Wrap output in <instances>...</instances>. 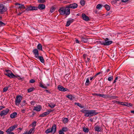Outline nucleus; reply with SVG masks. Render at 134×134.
Segmentation results:
<instances>
[{
  "label": "nucleus",
  "instance_id": "obj_5",
  "mask_svg": "<svg viewBox=\"0 0 134 134\" xmlns=\"http://www.w3.org/2000/svg\"><path fill=\"white\" fill-rule=\"evenodd\" d=\"M22 97L20 95H18L17 96L16 98L15 104L16 105L19 106L21 102V100L22 99Z\"/></svg>",
  "mask_w": 134,
  "mask_h": 134
},
{
  "label": "nucleus",
  "instance_id": "obj_61",
  "mask_svg": "<svg viewBox=\"0 0 134 134\" xmlns=\"http://www.w3.org/2000/svg\"><path fill=\"white\" fill-rule=\"evenodd\" d=\"M129 0H122V1L124 2H127Z\"/></svg>",
  "mask_w": 134,
  "mask_h": 134
},
{
  "label": "nucleus",
  "instance_id": "obj_26",
  "mask_svg": "<svg viewBox=\"0 0 134 134\" xmlns=\"http://www.w3.org/2000/svg\"><path fill=\"white\" fill-rule=\"evenodd\" d=\"M26 101L25 100H24L21 102L20 104L21 107H23V106L26 105Z\"/></svg>",
  "mask_w": 134,
  "mask_h": 134
},
{
  "label": "nucleus",
  "instance_id": "obj_47",
  "mask_svg": "<svg viewBox=\"0 0 134 134\" xmlns=\"http://www.w3.org/2000/svg\"><path fill=\"white\" fill-rule=\"evenodd\" d=\"M26 110V108L21 109V111L22 112V113H24L25 111Z\"/></svg>",
  "mask_w": 134,
  "mask_h": 134
},
{
  "label": "nucleus",
  "instance_id": "obj_46",
  "mask_svg": "<svg viewBox=\"0 0 134 134\" xmlns=\"http://www.w3.org/2000/svg\"><path fill=\"white\" fill-rule=\"evenodd\" d=\"M38 2L39 3H43L45 2V0H38Z\"/></svg>",
  "mask_w": 134,
  "mask_h": 134
},
{
  "label": "nucleus",
  "instance_id": "obj_17",
  "mask_svg": "<svg viewBox=\"0 0 134 134\" xmlns=\"http://www.w3.org/2000/svg\"><path fill=\"white\" fill-rule=\"evenodd\" d=\"M41 109V107L39 105H37L36 107H34L33 109L34 110L39 111Z\"/></svg>",
  "mask_w": 134,
  "mask_h": 134
},
{
  "label": "nucleus",
  "instance_id": "obj_12",
  "mask_svg": "<svg viewBox=\"0 0 134 134\" xmlns=\"http://www.w3.org/2000/svg\"><path fill=\"white\" fill-rule=\"evenodd\" d=\"M35 130V127L32 128H31L29 131L28 132L27 131H26L24 132L25 134H33Z\"/></svg>",
  "mask_w": 134,
  "mask_h": 134
},
{
  "label": "nucleus",
  "instance_id": "obj_56",
  "mask_svg": "<svg viewBox=\"0 0 134 134\" xmlns=\"http://www.w3.org/2000/svg\"><path fill=\"white\" fill-rule=\"evenodd\" d=\"M92 95L94 96H98L99 94L94 93Z\"/></svg>",
  "mask_w": 134,
  "mask_h": 134
},
{
  "label": "nucleus",
  "instance_id": "obj_28",
  "mask_svg": "<svg viewBox=\"0 0 134 134\" xmlns=\"http://www.w3.org/2000/svg\"><path fill=\"white\" fill-rule=\"evenodd\" d=\"M75 104L78 106L80 107L81 108H84V107L82 106L81 104L78 103H75Z\"/></svg>",
  "mask_w": 134,
  "mask_h": 134
},
{
  "label": "nucleus",
  "instance_id": "obj_25",
  "mask_svg": "<svg viewBox=\"0 0 134 134\" xmlns=\"http://www.w3.org/2000/svg\"><path fill=\"white\" fill-rule=\"evenodd\" d=\"M132 105L131 104L126 102H124V103L123 104V105L127 107L132 106Z\"/></svg>",
  "mask_w": 134,
  "mask_h": 134
},
{
  "label": "nucleus",
  "instance_id": "obj_6",
  "mask_svg": "<svg viewBox=\"0 0 134 134\" xmlns=\"http://www.w3.org/2000/svg\"><path fill=\"white\" fill-rule=\"evenodd\" d=\"M9 111V109L8 108H6L5 109L1 111L0 113L1 116L2 117L6 115L8 113Z\"/></svg>",
  "mask_w": 134,
  "mask_h": 134
},
{
  "label": "nucleus",
  "instance_id": "obj_36",
  "mask_svg": "<svg viewBox=\"0 0 134 134\" xmlns=\"http://www.w3.org/2000/svg\"><path fill=\"white\" fill-rule=\"evenodd\" d=\"M80 3L82 5H84L85 4V1L84 0H81Z\"/></svg>",
  "mask_w": 134,
  "mask_h": 134
},
{
  "label": "nucleus",
  "instance_id": "obj_38",
  "mask_svg": "<svg viewBox=\"0 0 134 134\" xmlns=\"http://www.w3.org/2000/svg\"><path fill=\"white\" fill-rule=\"evenodd\" d=\"M5 72L6 73H5V75H7V74H9L11 72V71L9 70H5Z\"/></svg>",
  "mask_w": 134,
  "mask_h": 134
},
{
  "label": "nucleus",
  "instance_id": "obj_52",
  "mask_svg": "<svg viewBox=\"0 0 134 134\" xmlns=\"http://www.w3.org/2000/svg\"><path fill=\"white\" fill-rule=\"evenodd\" d=\"M5 108V107L4 106H0V110Z\"/></svg>",
  "mask_w": 134,
  "mask_h": 134
},
{
  "label": "nucleus",
  "instance_id": "obj_44",
  "mask_svg": "<svg viewBox=\"0 0 134 134\" xmlns=\"http://www.w3.org/2000/svg\"><path fill=\"white\" fill-rule=\"evenodd\" d=\"M55 10V8L54 7H52L50 9V11L52 13Z\"/></svg>",
  "mask_w": 134,
  "mask_h": 134
},
{
  "label": "nucleus",
  "instance_id": "obj_55",
  "mask_svg": "<svg viewBox=\"0 0 134 134\" xmlns=\"http://www.w3.org/2000/svg\"><path fill=\"white\" fill-rule=\"evenodd\" d=\"M7 133V134H14V133L13 132H6Z\"/></svg>",
  "mask_w": 134,
  "mask_h": 134
},
{
  "label": "nucleus",
  "instance_id": "obj_23",
  "mask_svg": "<svg viewBox=\"0 0 134 134\" xmlns=\"http://www.w3.org/2000/svg\"><path fill=\"white\" fill-rule=\"evenodd\" d=\"M36 58L39 59L40 62L42 63H44V59L42 57L38 56V57Z\"/></svg>",
  "mask_w": 134,
  "mask_h": 134
},
{
  "label": "nucleus",
  "instance_id": "obj_15",
  "mask_svg": "<svg viewBox=\"0 0 134 134\" xmlns=\"http://www.w3.org/2000/svg\"><path fill=\"white\" fill-rule=\"evenodd\" d=\"M7 76L10 78H15V77H17L18 76L15 75L11 71L9 74H7Z\"/></svg>",
  "mask_w": 134,
  "mask_h": 134
},
{
  "label": "nucleus",
  "instance_id": "obj_16",
  "mask_svg": "<svg viewBox=\"0 0 134 134\" xmlns=\"http://www.w3.org/2000/svg\"><path fill=\"white\" fill-rule=\"evenodd\" d=\"M82 16L83 19L84 20L86 21L89 20V17L87 16L85 14H82Z\"/></svg>",
  "mask_w": 134,
  "mask_h": 134
},
{
  "label": "nucleus",
  "instance_id": "obj_54",
  "mask_svg": "<svg viewBox=\"0 0 134 134\" xmlns=\"http://www.w3.org/2000/svg\"><path fill=\"white\" fill-rule=\"evenodd\" d=\"M59 134H64V133L63 132V131L62 130L59 131Z\"/></svg>",
  "mask_w": 134,
  "mask_h": 134
},
{
  "label": "nucleus",
  "instance_id": "obj_32",
  "mask_svg": "<svg viewBox=\"0 0 134 134\" xmlns=\"http://www.w3.org/2000/svg\"><path fill=\"white\" fill-rule=\"evenodd\" d=\"M89 81V78H88L86 79V80L85 83V85H88L90 83Z\"/></svg>",
  "mask_w": 134,
  "mask_h": 134
},
{
  "label": "nucleus",
  "instance_id": "obj_14",
  "mask_svg": "<svg viewBox=\"0 0 134 134\" xmlns=\"http://www.w3.org/2000/svg\"><path fill=\"white\" fill-rule=\"evenodd\" d=\"M32 52L36 58L38 57L39 56L38 51L37 49H34L33 50Z\"/></svg>",
  "mask_w": 134,
  "mask_h": 134
},
{
  "label": "nucleus",
  "instance_id": "obj_20",
  "mask_svg": "<svg viewBox=\"0 0 134 134\" xmlns=\"http://www.w3.org/2000/svg\"><path fill=\"white\" fill-rule=\"evenodd\" d=\"M94 130L97 132H99L101 131V129L99 126H96L94 127Z\"/></svg>",
  "mask_w": 134,
  "mask_h": 134
},
{
  "label": "nucleus",
  "instance_id": "obj_9",
  "mask_svg": "<svg viewBox=\"0 0 134 134\" xmlns=\"http://www.w3.org/2000/svg\"><path fill=\"white\" fill-rule=\"evenodd\" d=\"M17 126L14 125L13 126H10L6 131V132H11L13 131L15 128H16Z\"/></svg>",
  "mask_w": 134,
  "mask_h": 134
},
{
  "label": "nucleus",
  "instance_id": "obj_24",
  "mask_svg": "<svg viewBox=\"0 0 134 134\" xmlns=\"http://www.w3.org/2000/svg\"><path fill=\"white\" fill-rule=\"evenodd\" d=\"M81 41L84 43H87L88 42V40L87 38L82 37L81 38Z\"/></svg>",
  "mask_w": 134,
  "mask_h": 134
},
{
  "label": "nucleus",
  "instance_id": "obj_40",
  "mask_svg": "<svg viewBox=\"0 0 134 134\" xmlns=\"http://www.w3.org/2000/svg\"><path fill=\"white\" fill-rule=\"evenodd\" d=\"M9 86H8L7 87H5L4 88H3V92H6L8 88H9Z\"/></svg>",
  "mask_w": 134,
  "mask_h": 134
},
{
  "label": "nucleus",
  "instance_id": "obj_49",
  "mask_svg": "<svg viewBox=\"0 0 134 134\" xmlns=\"http://www.w3.org/2000/svg\"><path fill=\"white\" fill-rule=\"evenodd\" d=\"M5 25V24L3 23V22L0 21V26H4Z\"/></svg>",
  "mask_w": 134,
  "mask_h": 134
},
{
  "label": "nucleus",
  "instance_id": "obj_3",
  "mask_svg": "<svg viewBox=\"0 0 134 134\" xmlns=\"http://www.w3.org/2000/svg\"><path fill=\"white\" fill-rule=\"evenodd\" d=\"M56 127L55 125H54L51 129H48L46 130L45 132L47 133H48L52 132L53 133H55L56 131Z\"/></svg>",
  "mask_w": 134,
  "mask_h": 134
},
{
  "label": "nucleus",
  "instance_id": "obj_45",
  "mask_svg": "<svg viewBox=\"0 0 134 134\" xmlns=\"http://www.w3.org/2000/svg\"><path fill=\"white\" fill-rule=\"evenodd\" d=\"M52 111V110H51V109H49L47 110V111L46 112L47 113L48 115Z\"/></svg>",
  "mask_w": 134,
  "mask_h": 134
},
{
  "label": "nucleus",
  "instance_id": "obj_51",
  "mask_svg": "<svg viewBox=\"0 0 134 134\" xmlns=\"http://www.w3.org/2000/svg\"><path fill=\"white\" fill-rule=\"evenodd\" d=\"M117 103L118 104H121V105H123V103H124V102H120L119 101H118Z\"/></svg>",
  "mask_w": 134,
  "mask_h": 134
},
{
  "label": "nucleus",
  "instance_id": "obj_64",
  "mask_svg": "<svg viewBox=\"0 0 134 134\" xmlns=\"http://www.w3.org/2000/svg\"><path fill=\"white\" fill-rule=\"evenodd\" d=\"M45 91L49 93V91L48 90H45Z\"/></svg>",
  "mask_w": 134,
  "mask_h": 134
},
{
  "label": "nucleus",
  "instance_id": "obj_27",
  "mask_svg": "<svg viewBox=\"0 0 134 134\" xmlns=\"http://www.w3.org/2000/svg\"><path fill=\"white\" fill-rule=\"evenodd\" d=\"M48 106L51 108H54L55 106V104H54L52 103H51L50 104H49Z\"/></svg>",
  "mask_w": 134,
  "mask_h": 134
},
{
  "label": "nucleus",
  "instance_id": "obj_30",
  "mask_svg": "<svg viewBox=\"0 0 134 134\" xmlns=\"http://www.w3.org/2000/svg\"><path fill=\"white\" fill-rule=\"evenodd\" d=\"M48 115L47 113L46 112L43 113L41 114L40 116V117H43L45 116Z\"/></svg>",
  "mask_w": 134,
  "mask_h": 134
},
{
  "label": "nucleus",
  "instance_id": "obj_41",
  "mask_svg": "<svg viewBox=\"0 0 134 134\" xmlns=\"http://www.w3.org/2000/svg\"><path fill=\"white\" fill-rule=\"evenodd\" d=\"M36 121H34L32 122V126L33 127V128L35 127L36 126Z\"/></svg>",
  "mask_w": 134,
  "mask_h": 134
},
{
  "label": "nucleus",
  "instance_id": "obj_48",
  "mask_svg": "<svg viewBox=\"0 0 134 134\" xmlns=\"http://www.w3.org/2000/svg\"><path fill=\"white\" fill-rule=\"evenodd\" d=\"M35 82V80L34 79H32L30 80V83H33Z\"/></svg>",
  "mask_w": 134,
  "mask_h": 134
},
{
  "label": "nucleus",
  "instance_id": "obj_57",
  "mask_svg": "<svg viewBox=\"0 0 134 134\" xmlns=\"http://www.w3.org/2000/svg\"><path fill=\"white\" fill-rule=\"evenodd\" d=\"M96 77L94 76L93 77H90V80H92L93 79H94Z\"/></svg>",
  "mask_w": 134,
  "mask_h": 134
},
{
  "label": "nucleus",
  "instance_id": "obj_19",
  "mask_svg": "<svg viewBox=\"0 0 134 134\" xmlns=\"http://www.w3.org/2000/svg\"><path fill=\"white\" fill-rule=\"evenodd\" d=\"M18 8L19 10L22 11V10L25 8V7L24 4H19V6Z\"/></svg>",
  "mask_w": 134,
  "mask_h": 134
},
{
  "label": "nucleus",
  "instance_id": "obj_34",
  "mask_svg": "<svg viewBox=\"0 0 134 134\" xmlns=\"http://www.w3.org/2000/svg\"><path fill=\"white\" fill-rule=\"evenodd\" d=\"M83 131L85 133H88V132L89 130L88 128L84 127L83 129Z\"/></svg>",
  "mask_w": 134,
  "mask_h": 134
},
{
  "label": "nucleus",
  "instance_id": "obj_31",
  "mask_svg": "<svg viewBox=\"0 0 134 134\" xmlns=\"http://www.w3.org/2000/svg\"><path fill=\"white\" fill-rule=\"evenodd\" d=\"M37 48L38 49L41 50H42V46L41 44H38L37 46Z\"/></svg>",
  "mask_w": 134,
  "mask_h": 134
},
{
  "label": "nucleus",
  "instance_id": "obj_18",
  "mask_svg": "<svg viewBox=\"0 0 134 134\" xmlns=\"http://www.w3.org/2000/svg\"><path fill=\"white\" fill-rule=\"evenodd\" d=\"M38 8L40 10H43L45 8V6L44 4H40L38 5Z\"/></svg>",
  "mask_w": 134,
  "mask_h": 134
},
{
  "label": "nucleus",
  "instance_id": "obj_33",
  "mask_svg": "<svg viewBox=\"0 0 134 134\" xmlns=\"http://www.w3.org/2000/svg\"><path fill=\"white\" fill-rule=\"evenodd\" d=\"M62 130L64 132H66L68 130V129L67 127H64L62 129Z\"/></svg>",
  "mask_w": 134,
  "mask_h": 134
},
{
  "label": "nucleus",
  "instance_id": "obj_59",
  "mask_svg": "<svg viewBox=\"0 0 134 134\" xmlns=\"http://www.w3.org/2000/svg\"><path fill=\"white\" fill-rule=\"evenodd\" d=\"M100 72H99L98 73H97L94 76L95 77H96V76H97L98 75L100 74Z\"/></svg>",
  "mask_w": 134,
  "mask_h": 134
},
{
  "label": "nucleus",
  "instance_id": "obj_10",
  "mask_svg": "<svg viewBox=\"0 0 134 134\" xmlns=\"http://www.w3.org/2000/svg\"><path fill=\"white\" fill-rule=\"evenodd\" d=\"M7 10L6 8L2 4H0V12L2 13L3 12L6 11Z\"/></svg>",
  "mask_w": 134,
  "mask_h": 134
},
{
  "label": "nucleus",
  "instance_id": "obj_8",
  "mask_svg": "<svg viewBox=\"0 0 134 134\" xmlns=\"http://www.w3.org/2000/svg\"><path fill=\"white\" fill-rule=\"evenodd\" d=\"M78 6L77 4L74 3L70 4L68 6L70 9V8H71L72 9H74L77 8Z\"/></svg>",
  "mask_w": 134,
  "mask_h": 134
},
{
  "label": "nucleus",
  "instance_id": "obj_29",
  "mask_svg": "<svg viewBox=\"0 0 134 134\" xmlns=\"http://www.w3.org/2000/svg\"><path fill=\"white\" fill-rule=\"evenodd\" d=\"M98 96L100 97H102L104 98H105L107 97V95H106L101 94H99Z\"/></svg>",
  "mask_w": 134,
  "mask_h": 134
},
{
  "label": "nucleus",
  "instance_id": "obj_11",
  "mask_svg": "<svg viewBox=\"0 0 134 134\" xmlns=\"http://www.w3.org/2000/svg\"><path fill=\"white\" fill-rule=\"evenodd\" d=\"M58 89L59 91L65 92L67 91L68 89L66 88H64L63 86L61 85H59L58 86Z\"/></svg>",
  "mask_w": 134,
  "mask_h": 134
},
{
  "label": "nucleus",
  "instance_id": "obj_58",
  "mask_svg": "<svg viewBox=\"0 0 134 134\" xmlns=\"http://www.w3.org/2000/svg\"><path fill=\"white\" fill-rule=\"evenodd\" d=\"M75 41L76 43H79V41L77 39H75Z\"/></svg>",
  "mask_w": 134,
  "mask_h": 134
},
{
  "label": "nucleus",
  "instance_id": "obj_53",
  "mask_svg": "<svg viewBox=\"0 0 134 134\" xmlns=\"http://www.w3.org/2000/svg\"><path fill=\"white\" fill-rule=\"evenodd\" d=\"M31 105H34V104L35 103V102L34 101H32L31 102Z\"/></svg>",
  "mask_w": 134,
  "mask_h": 134
},
{
  "label": "nucleus",
  "instance_id": "obj_63",
  "mask_svg": "<svg viewBox=\"0 0 134 134\" xmlns=\"http://www.w3.org/2000/svg\"><path fill=\"white\" fill-rule=\"evenodd\" d=\"M131 112L132 113L134 114V110L131 111Z\"/></svg>",
  "mask_w": 134,
  "mask_h": 134
},
{
  "label": "nucleus",
  "instance_id": "obj_22",
  "mask_svg": "<svg viewBox=\"0 0 134 134\" xmlns=\"http://www.w3.org/2000/svg\"><path fill=\"white\" fill-rule=\"evenodd\" d=\"M17 114V113L15 112H14L10 114V117L12 119L16 117Z\"/></svg>",
  "mask_w": 134,
  "mask_h": 134
},
{
  "label": "nucleus",
  "instance_id": "obj_21",
  "mask_svg": "<svg viewBox=\"0 0 134 134\" xmlns=\"http://www.w3.org/2000/svg\"><path fill=\"white\" fill-rule=\"evenodd\" d=\"M66 97L68 98L71 100H73L74 98V96H72L71 94H70L66 96Z\"/></svg>",
  "mask_w": 134,
  "mask_h": 134
},
{
  "label": "nucleus",
  "instance_id": "obj_13",
  "mask_svg": "<svg viewBox=\"0 0 134 134\" xmlns=\"http://www.w3.org/2000/svg\"><path fill=\"white\" fill-rule=\"evenodd\" d=\"M74 19L70 18L68 19L67 22L66 26L67 27L69 26L70 24L73 22Z\"/></svg>",
  "mask_w": 134,
  "mask_h": 134
},
{
  "label": "nucleus",
  "instance_id": "obj_37",
  "mask_svg": "<svg viewBox=\"0 0 134 134\" xmlns=\"http://www.w3.org/2000/svg\"><path fill=\"white\" fill-rule=\"evenodd\" d=\"M68 121V119L67 118H65L63 120V122L65 123H67Z\"/></svg>",
  "mask_w": 134,
  "mask_h": 134
},
{
  "label": "nucleus",
  "instance_id": "obj_50",
  "mask_svg": "<svg viewBox=\"0 0 134 134\" xmlns=\"http://www.w3.org/2000/svg\"><path fill=\"white\" fill-rule=\"evenodd\" d=\"M113 79V77L112 76L109 77L108 78V80L109 81H111Z\"/></svg>",
  "mask_w": 134,
  "mask_h": 134
},
{
  "label": "nucleus",
  "instance_id": "obj_2",
  "mask_svg": "<svg viewBox=\"0 0 134 134\" xmlns=\"http://www.w3.org/2000/svg\"><path fill=\"white\" fill-rule=\"evenodd\" d=\"M81 111L84 113V116L87 117L92 116L98 114L94 110L82 109L81 110Z\"/></svg>",
  "mask_w": 134,
  "mask_h": 134
},
{
  "label": "nucleus",
  "instance_id": "obj_42",
  "mask_svg": "<svg viewBox=\"0 0 134 134\" xmlns=\"http://www.w3.org/2000/svg\"><path fill=\"white\" fill-rule=\"evenodd\" d=\"M40 86L43 88L45 89H46L47 88V87L46 86H44L42 84H41L40 85Z\"/></svg>",
  "mask_w": 134,
  "mask_h": 134
},
{
  "label": "nucleus",
  "instance_id": "obj_39",
  "mask_svg": "<svg viewBox=\"0 0 134 134\" xmlns=\"http://www.w3.org/2000/svg\"><path fill=\"white\" fill-rule=\"evenodd\" d=\"M34 88L33 87H32L29 88L28 89L27 91L28 92H30L34 90Z\"/></svg>",
  "mask_w": 134,
  "mask_h": 134
},
{
  "label": "nucleus",
  "instance_id": "obj_43",
  "mask_svg": "<svg viewBox=\"0 0 134 134\" xmlns=\"http://www.w3.org/2000/svg\"><path fill=\"white\" fill-rule=\"evenodd\" d=\"M102 7V5L100 4H98L96 6V8L98 9H100Z\"/></svg>",
  "mask_w": 134,
  "mask_h": 134
},
{
  "label": "nucleus",
  "instance_id": "obj_4",
  "mask_svg": "<svg viewBox=\"0 0 134 134\" xmlns=\"http://www.w3.org/2000/svg\"><path fill=\"white\" fill-rule=\"evenodd\" d=\"M112 43V41L109 40L108 38H106L104 41L101 42L100 43L102 45L106 46L109 45Z\"/></svg>",
  "mask_w": 134,
  "mask_h": 134
},
{
  "label": "nucleus",
  "instance_id": "obj_35",
  "mask_svg": "<svg viewBox=\"0 0 134 134\" xmlns=\"http://www.w3.org/2000/svg\"><path fill=\"white\" fill-rule=\"evenodd\" d=\"M104 7L108 11L110 10V7L109 5L107 4H106L104 5Z\"/></svg>",
  "mask_w": 134,
  "mask_h": 134
},
{
  "label": "nucleus",
  "instance_id": "obj_62",
  "mask_svg": "<svg viewBox=\"0 0 134 134\" xmlns=\"http://www.w3.org/2000/svg\"><path fill=\"white\" fill-rule=\"evenodd\" d=\"M4 133V132L3 131H2L1 130H0V134H3Z\"/></svg>",
  "mask_w": 134,
  "mask_h": 134
},
{
  "label": "nucleus",
  "instance_id": "obj_60",
  "mask_svg": "<svg viewBox=\"0 0 134 134\" xmlns=\"http://www.w3.org/2000/svg\"><path fill=\"white\" fill-rule=\"evenodd\" d=\"M16 76H18V77H15V78H16V77L18 78V79H19V80L21 79V78L20 77V76H19L18 75H17Z\"/></svg>",
  "mask_w": 134,
  "mask_h": 134
},
{
  "label": "nucleus",
  "instance_id": "obj_1",
  "mask_svg": "<svg viewBox=\"0 0 134 134\" xmlns=\"http://www.w3.org/2000/svg\"><path fill=\"white\" fill-rule=\"evenodd\" d=\"M60 14L63 15L67 16L69 15L70 13V9L68 6L66 7H62L58 10Z\"/></svg>",
  "mask_w": 134,
  "mask_h": 134
},
{
  "label": "nucleus",
  "instance_id": "obj_7",
  "mask_svg": "<svg viewBox=\"0 0 134 134\" xmlns=\"http://www.w3.org/2000/svg\"><path fill=\"white\" fill-rule=\"evenodd\" d=\"M38 9L37 7H34L32 6H30L28 7L26 9V10L27 11H31L33 10H36Z\"/></svg>",
  "mask_w": 134,
  "mask_h": 134
}]
</instances>
